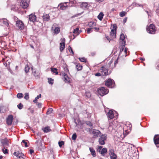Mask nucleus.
Masks as SVG:
<instances>
[{
  "instance_id": "1",
  "label": "nucleus",
  "mask_w": 159,
  "mask_h": 159,
  "mask_svg": "<svg viewBox=\"0 0 159 159\" xmlns=\"http://www.w3.org/2000/svg\"><path fill=\"white\" fill-rule=\"evenodd\" d=\"M146 30L148 33L152 34H154L156 31L155 26L153 24H150L147 28Z\"/></svg>"
},
{
  "instance_id": "2",
  "label": "nucleus",
  "mask_w": 159,
  "mask_h": 159,
  "mask_svg": "<svg viewBox=\"0 0 159 159\" xmlns=\"http://www.w3.org/2000/svg\"><path fill=\"white\" fill-rule=\"evenodd\" d=\"M108 92V89L103 87H101L99 88L98 90V93L101 96H103L107 94Z\"/></svg>"
},
{
  "instance_id": "3",
  "label": "nucleus",
  "mask_w": 159,
  "mask_h": 159,
  "mask_svg": "<svg viewBox=\"0 0 159 159\" xmlns=\"http://www.w3.org/2000/svg\"><path fill=\"white\" fill-rule=\"evenodd\" d=\"M111 28L112 29L110 32V36L112 39H114L116 37L117 26L116 25L113 24Z\"/></svg>"
},
{
  "instance_id": "4",
  "label": "nucleus",
  "mask_w": 159,
  "mask_h": 159,
  "mask_svg": "<svg viewBox=\"0 0 159 159\" xmlns=\"http://www.w3.org/2000/svg\"><path fill=\"white\" fill-rule=\"evenodd\" d=\"M105 84L109 88H113L114 87L115 83L113 80L109 79L106 80Z\"/></svg>"
},
{
  "instance_id": "5",
  "label": "nucleus",
  "mask_w": 159,
  "mask_h": 159,
  "mask_svg": "<svg viewBox=\"0 0 159 159\" xmlns=\"http://www.w3.org/2000/svg\"><path fill=\"white\" fill-rule=\"evenodd\" d=\"M108 152L111 159H117V155L115 153L114 150L113 148H110Z\"/></svg>"
},
{
  "instance_id": "6",
  "label": "nucleus",
  "mask_w": 159,
  "mask_h": 159,
  "mask_svg": "<svg viewBox=\"0 0 159 159\" xmlns=\"http://www.w3.org/2000/svg\"><path fill=\"white\" fill-rule=\"evenodd\" d=\"M107 139V135L106 134H102L101 135L99 139L98 142L101 145H104L105 144V141Z\"/></svg>"
},
{
  "instance_id": "7",
  "label": "nucleus",
  "mask_w": 159,
  "mask_h": 159,
  "mask_svg": "<svg viewBox=\"0 0 159 159\" xmlns=\"http://www.w3.org/2000/svg\"><path fill=\"white\" fill-rule=\"evenodd\" d=\"M16 26L19 29L22 30L24 28V25L23 23L20 20H18L16 21Z\"/></svg>"
},
{
  "instance_id": "8",
  "label": "nucleus",
  "mask_w": 159,
  "mask_h": 159,
  "mask_svg": "<svg viewBox=\"0 0 159 159\" xmlns=\"http://www.w3.org/2000/svg\"><path fill=\"white\" fill-rule=\"evenodd\" d=\"M9 140L7 138H5L3 139H2L1 140V143L2 145L4 147H6V148H7L6 146H9Z\"/></svg>"
},
{
  "instance_id": "9",
  "label": "nucleus",
  "mask_w": 159,
  "mask_h": 159,
  "mask_svg": "<svg viewBox=\"0 0 159 159\" xmlns=\"http://www.w3.org/2000/svg\"><path fill=\"white\" fill-rule=\"evenodd\" d=\"M57 25L56 23H54L52 27V29L54 30V33L56 34H58L60 31V28L59 27H56Z\"/></svg>"
},
{
  "instance_id": "10",
  "label": "nucleus",
  "mask_w": 159,
  "mask_h": 159,
  "mask_svg": "<svg viewBox=\"0 0 159 159\" xmlns=\"http://www.w3.org/2000/svg\"><path fill=\"white\" fill-rule=\"evenodd\" d=\"M20 5L22 8L25 9L28 7L29 4L26 0H21Z\"/></svg>"
},
{
  "instance_id": "11",
  "label": "nucleus",
  "mask_w": 159,
  "mask_h": 159,
  "mask_svg": "<svg viewBox=\"0 0 159 159\" xmlns=\"http://www.w3.org/2000/svg\"><path fill=\"white\" fill-rule=\"evenodd\" d=\"M120 44H123V46H125V37L123 34H121L120 35Z\"/></svg>"
},
{
  "instance_id": "12",
  "label": "nucleus",
  "mask_w": 159,
  "mask_h": 159,
  "mask_svg": "<svg viewBox=\"0 0 159 159\" xmlns=\"http://www.w3.org/2000/svg\"><path fill=\"white\" fill-rule=\"evenodd\" d=\"M13 120V117L12 115H9L6 120L7 123L8 125H11Z\"/></svg>"
},
{
  "instance_id": "13",
  "label": "nucleus",
  "mask_w": 159,
  "mask_h": 159,
  "mask_svg": "<svg viewBox=\"0 0 159 159\" xmlns=\"http://www.w3.org/2000/svg\"><path fill=\"white\" fill-rule=\"evenodd\" d=\"M108 68L106 67V66H102L101 68L100 71H104V72L103 74H102V76H106L108 75Z\"/></svg>"
},
{
  "instance_id": "14",
  "label": "nucleus",
  "mask_w": 159,
  "mask_h": 159,
  "mask_svg": "<svg viewBox=\"0 0 159 159\" xmlns=\"http://www.w3.org/2000/svg\"><path fill=\"white\" fill-rule=\"evenodd\" d=\"M115 111H113L112 110H109L108 112L107 113V115L108 118L110 119H112L114 118V112Z\"/></svg>"
},
{
  "instance_id": "15",
  "label": "nucleus",
  "mask_w": 159,
  "mask_h": 159,
  "mask_svg": "<svg viewBox=\"0 0 159 159\" xmlns=\"http://www.w3.org/2000/svg\"><path fill=\"white\" fill-rule=\"evenodd\" d=\"M29 17V20L30 21L34 22L36 21V17L35 15L32 14L30 15Z\"/></svg>"
},
{
  "instance_id": "16",
  "label": "nucleus",
  "mask_w": 159,
  "mask_h": 159,
  "mask_svg": "<svg viewBox=\"0 0 159 159\" xmlns=\"http://www.w3.org/2000/svg\"><path fill=\"white\" fill-rule=\"evenodd\" d=\"M65 39L64 38L62 40V42L60 43V49L61 51H62L64 48L65 46Z\"/></svg>"
},
{
  "instance_id": "17",
  "label": "nucleus",
  "mask_w": 159,
  "mask_h": 159,
  "mask_svg": "<svg viewBox=\"0 0 159 159\" xmlns=\"http://www.w3.org/2000/svg\"><path fill=\"white\" fill-rule=\"evenodd\" d=\"M79 3L80 4V7L83 9H86L88 7V4L87 2H83L81 3L79 2Z\"/></svg>"
},
{
  "instance_id": "18",
  "label": "nucleus",
  "mask_w": 159,
  "mask_h": 159,
  "mask_svg": "<svg viewBox=\"0 0 159 159\" xmlns=\"http://www.w3.org/2000/svg\"><path fill=\"white\" fill-rule=\"evenodd\" d=\"M32 73L34 76L37 79L39 77L40 73L35 70H33Z\"/></svg>"
},
{
  "instance_id": "19",
  "label": "nucleus",
  "mask_w": 159,
  "mask_h": 159,
  "mask_svg": "<svg viewBox=\"0 0 159 159\" xmlns=\"http://www.w3.org/2000/svg\"><path fill=\"white\" fill-rule=\"evenodd\" d=\"M81 32V31L79 30L78 28H76L75 29H74L73 31V36L75 38L80 34Z\"/></svg>"
},
{
  "instance_id": "20",
  "label": "nucleus",
  "mask_w": 159,
  "mask_h": 159,
  "mask_svg": "<svg viewBox=\"0 0 159 159\" xmlns=\"http://www.w3.org/2000/svg\"><path fill=\"white\" fill-rule=\"evenodd\" d=\"M154 141L155 145L159 144V135H156L154 136Z\"/></svg>"
},
{
  "instance_id": "21",
  "label": "nucleus",
  "mask_w": 159,
  "mask_h": 159,
  "mask_svg": "<svg viewBox=\"0 0 159 159\" xmlns=\"http://www.w3.org/2000/svg\"><path fill=\"white\" fill-rule=\"evenodd\" d=\"M93 136L95 137H98L101 133L98 130L93 129L92 132Z\"/></svg>"
},
{
  "instance_id": "22",
  "label": "nucleus",
  "mask_w": 159,
  "mask_h": 159,
  "mask_svg": "<svg viewBox=\"0 0 159 159\" xmlns=\"http://www.w3.org/2000/svg\"><path fill=\"white\" fill-rule=\"evenodd\" d=\"M43 18L44 21H48L50 20V17L48 14H44L43 16Z\"/></svg>"
},
{
  "instance_id": "23",
  "label": "nucleus",
  "mask_w": 159,
  "mask_h": 159,
  "mask_svg": "<svg viewBox=\"0 0 159 159\" xmlns=\"http://www.w3.org/2000/svg\"><path fill=\"white\" fill-rule=\"evenodd\" d=\"M89 149L91 154L93 157H95L96 156V153L95 150L93 148H89Z\"/></svg>"
},
{
  "instance_id": "24",
  "label": "nucleus",
  "mask_w": 159,
  "mask_h": 159,
  "mask_svg": "<svg viewBox=\"0 0 159 159\" xmlns=\"http://www.w3.org/2000/svg\"><path fill=\"white\" fill-rule=\"evenodd\" d=\"M58 7L61 9L65 10L66 9L67 7L66 3L61 4L58 5Z\"/></svg>"
},
{
  "instance_id": "25",
  "label": "nucleus",
  "mask_w": 159,
  "mask_h": 159,
  "mask_svg": "<svg viewBox=\"0 0 159 159\" xmlns=\"http://www.w3.org/2000/svg\"><path fill=\"white\" fill-rule=\"evenodd\" d=\"M113 61L112 60H111L108 63V65L109 67L111 69H112L116 65V64L117 63V60H116L114 62V66H111V64L112 63Z\"/></svg>"
},
{
  "instance_id": "26",
  "label": "nucleus",
  "mask_w": 159,
  "mask_h": 159,
  "mask_svg": "<svg viewBox=\"0 0 159 159\" xmlns=\"http://www.w3.org/2000/svg\"><path fill=\"white\" fill-rule=\"evenodd\" d=\"M2 20H3L2 22L3 24L6 26H8L9 25L8 20L5 18H2Z\"/></svg>"
},
{
  "instance_id": "27",
  "label": "nucleus",
  "mask_w": 159,
  "mask_h": 159,
  "mask_svg": "<svg viewBox=\"0 0 159 159\" xmlns=\"http://www.w3.org/2000/svg\"><path fill=\"white\" fill-rule=\"evenodd\" d=\"M107 152V149L106 148H103L100 152L102 155H104L106 154Z\"/></svg>"
},
{
  "instance_id": "28",
  "label": "nucleus",
  "mask_w": 159,
  "mask_h": 159,
  "mask_svg": "<svg viewBox=\"0 0 159 159\" xmlns=\"http://www.w3.org/2000/svg\"><path fill=\"white\" fill-rule=\"evenodd\" d=\"M43 130L45 133H48L51 131L49 126H47L44 128L43 129Z\"/></svg>"
},
{
  "instance_id": "29",
  "label": "nucleus",
  "mask_w": 159,
  "mask_h": 159,
  "mask_svg": "<svg viewBox=\"0 0 159 159\" xmlns=\"http://www.w3.org/2000/svg\"><path fill=\"white\" fill-rule=\"evenodd\" d=\"M64 80L66 82H69L70 81V78L66 74H64Z\"/></svg>"
},
{
  "instance_id": "30",
  "label": "nucleus",
  "mask_w": 159,
  "mask_h": 159,
  "mask_svg": "<svg viewBox=\"0 0 159 159\" xmlns=\"http://www.w3.org/2000/svg\"><path fill=\"white\" fill-rule=\"evenodd\" d=\"M13 155L18 158H20L22 154L18 152H15L14 153Z\"/></svg>"
},
{
  "instance_id": "31",
  "label": "nucleus",
  "mask_w": 159,
  "mask_h": 159,
  "mask_svg": "<svg viewBox=\"0 0 159 159\" xmlns=\"http://www.w3.org/2000/svg\"><path fill=\"white\" fill-rule=\"evenodd\" d=\"M51 70L52 72L53 73H55L56 75H57L58 74V73L57 71V69L54 68H51Z\"/></svg>"
},
{
  "instance_id": "32",
  "label": "nucleus",
  "mask_w": 159,
  "mask_h": 159,
  "mask_svg": "<svg viewBox=\"0 0 159 159\" xmlns=\"http://www.w3.org/2000/svg\"><path fill=\"white\" fill-rule=\"evenodd\" d=\"M103 16V14L102 12H101L98 16V18L100 20H102V19Z\"/></svg>"
},
{
  "instance_id": "33",
  "label": "nucleus",
  "mask_w": 159,
  "mask_h": 159,
  "mask_svg": "<svg viewBox=\"0 0 159 159\" xmlns=\"http://www.w3.org/2000/svg\"><path fill=\"white\" fill-rule=\"evenodd\" d=\"M96 23L94 21H91L89 23L88 25L89 27H93L96 25Z\"/></svg>"
},
{
  "instance_id": "34",
  "label": "nucleus",
  "mask_w": 159,
  "mask_h": 159,
  "mask_svg": "<svg viewBox=\"0 0 159 159\" xmlns=\"http://www.w3.org/2000/svg\"><path fill=\"white\" fill-rule=\"evenodd\" d=\"M76 67L77 70H80L82 69L83 66L82 65L79 64H77L76 66Z\"/></svg>"
},
{
  "instance_id": "35",
  "label": "nucleus",
  "mask_w": 159,
  "mask_h": 159,
  "mask_svg": "<svg viewBox=\"0 0 159 159\" xmlns=\"http://www.w3.org/2000/svg\"><path fill=\"white\" fill-rule=\"evenodd\" d=\"M41 94H40L39 95H38L35 98L34 100H33V102L34 103H37V100L39 99V98L41 97Z\"/></svg>"
},
{
  "instance_id": "36",
  "label": "nucleus",
  "mask_w": 159,
  "mask_h": 159,
  "mask_svg": "<svg viewBox=\"0 0 159 159\" xmlns=\"http://www.w3.org/2000/svg\"><path fill=\"white\" fill-rule=\"evenodd\" d=\"M5 108L4 107H0V113H3L5 111Z\"/></svg>"
},
{
  "instance_id": "37",
  "label": "nucleus",
  "mask_w": 159,
  "mask_h": 159,
  "mask_svg": "<svg viewBox=\"0 0 159 159\" xmlns=\"http://www.w3.org/2000/svg\"><path fill=\"white\" fill-rule=\"evenodd\" d=\"M27 141H28L27 140H22L21 143L22 144V143H24L25 144V147H27L29 146L28 145L27 142Z\"/></svg>"
},
{
  "instance_id": "38",
  "label": "nucleus",
  "mask_w": 159,
  "mask_h": 159,
  "mask_svg": "<svg viewBox=\"0 0 159 159\" xmlns=\"http://www.w3.org/2000/svg\"><path fill=\"white\" fill-rule=\"evenodd\" d=\"M85 124L92 128V127L93 126V124L90 121H86L85 122Z\"/></svg>"
},
{
  "instance_id": "39",
  "label": "nucleus",
  "mask_w": 159,
  "mask_h": 159,
  "mask_svg": "<svg viewBox=\"0 0 159 159\" xmlns=\"http://www.w3.org/2000/svg\"><path fill=\"white\" fill-rule=\"evenodd\" d=\"M30 68L29 66L28 65H26L25 67V71L26 73H27L29 72V70H30Z\"/></svg>"
},
{
  "instance_id": "40",
  "label": "nucleus",
  "mask_w": 159,
  "mask_h": 159,
  "mask_svg": "<svg viewBox=\"0 0 159 159\" xmlns=\"http://www.w3.org/2000/svg\"><path fill=\"white\" fill-rule=\"evenodd\" d=\"M48 82L49 84H53L54 80L53 79L51 78H48Z\"/></svg>"
},
{
  "instance_id": "41",
  "label": "nucleus",
  "mask_w": 159,
  "mask_h": 159,
  "mask_svg": "<svg viewBox=\"0 0 159 159\" xmlns=\"http://www.w3.org/2000/svg\"><path fill=\"white\" fill-rule=\"evenodd\" d=\"M53 109L52 108H49L48 109V111L47 112L46 114L47 115L50 114L52 113Z\"/></svg>"
},
{
  "instance_id": "42",
  "label": "nucleus",
  "mask_w": 159,
  "mask_h": 159,
  "mask_svg": "<svg viewBox=\"0 0 159 159\" xmlns=\"http://www.w3.org/2000/svg\"><path fill=\"white\" fill-rule=\"evenodd\" d=\"M23 97V94L22 93H18L17 95V97L19 98H20Z\"/></svg>"
},
{
  "instance_id": "43",
  "label": "nucleus",
  "mask_w": 159,
  "mask_h": 159,
  "mask_svg": "<svg viewBox=\"0 0 159 159\" xmlns=\"http://www.w3.org/2000/svg\"><path fill=\"white\" fill-rule=\"evenodd\" d=\"M76 138H77L76 134V133H74L72 135V138H71L73 140H76Z\"/></svg>"
},
{
  "instance_id": "44",
  "label": "nucleus",
  "mask_w": 159,
  "mask_h": 159,
  "mask_svg": "<svg viewBox=\"0 0 159 159\" xmlns=\"http://www.w3.org/2000/svg\"><path fill=\"white\" fill-rule=\"evenodd\" d=\"M93 29V28H89L87 30V32L88 34H89L93 31L92 30Z\"/></svg>"
},
{
  "instance_id": "45",
  "label": "nucleus",
  "mask_w": 159,
  "mask_h": 159,
  "mask_svg": "<svg viewBox=\"0 0 159 159\" xmlns=\"http://www.w3.org/2000/svg\"><path fill=\"white\" fill-rule=\"evenodd\" d=\"M6 147H4L2 149V151L4 154L7 153H8V150L7 148H5Z\"/></svg>"
},
{
  "instance_id": "46",
  "label": "nucleus",
  "mask_w": 159,
  "mask_h": 159,
  "mask_svg": "<svg viewBox=\"0 0 159 159\" xmlns=\"http://www.w3.org/2000/svg\"><path fill=\"white\" fill-rule=\"evenodd\" d=\"M79 59L82 62H86V60L84 57H79Z\"/></svg>"
},
{
  "instance_id": "47",
  "label": "nucleus",
  "mask_w": 159,
  "mask_h": 159,
  "mask_svg": "<svg viewBox=\"0 0 159 159\" xmlns=\"http://www.w3.org/2000/svg\"><path fill=\"white\" fill-rule=\"evenodd\" d=\"M18 108L19 109H21L23 107V105L21 103H20L17 106Z\"/></svg>"
},
{
  "instance_id": "48",
  "label": "nucleus",
  "mask_w": 159,
  "mask_h": 159,
  "mask_svg": "<svg viewBox=\"0 0 159 159\" xmlns=\"http://www.w3.org/2000/svg\"><path fill=\"white\" fill-rule=\"evenodd\" d=\"M126 14V12L125 11H122L120 13V16L121 17H123L125 16Z\"/></svg>"
},
{
  "instance_id": "49",
  "label": "nucleus",
  "mask_w": 159,
  "mask_h": 159,
  "mask_svg": "<svg viewBox=\"0 0 159 159\" xmlns=\"http://www.w3.org/2000/svg\"><path fill=\"white\" fill-rule=\"evenodd\" d=\"M85 94L86 96L88 98H90L91 96V94L90 92H86Z\"/></svg>"
},
{
  "instance_id": "50",
  "label": "nucleus",
  "mask_w": 159,
  "mask_h": 159,
  "mask_svg": "<svg viewBox=\"0 0 159 159\" xmlns=\"http://www.w3.org/2000/svg\"><path fill=\"white\" fill-rule=\"evenodd\" d=\"M24 98L26 100H28L29 99V95L28 93H27L25 94Z\"/></svg>"
},
{
  "instance_id": "51",
  "label": "nucleus",
  "mask_w": 159,
  "mask_h": 159,
  "mask_svg": "<svg viewBox=\"0 0 159 159\" xmlns=\"http://www.w3.org/2000/svg\"><path fill=\"white\" fill-rule=\"evenodd\" d=\"M70 3L71 4H75L76 3L75 0H70Z\"/></svg>"
},
{
  "instance_id": "52",
  "label": "nucleus",
  "mask_w": 159,
  "mask_h": 159,
  "mask_svg": "<svg viewBox=\"0 0 159 159\" xmlns=\"http://www.w3.org/2000/svg\"><path fill=\"white\" fill-rule=\"evenodd\" d=\"M39 145L38 147V148L41 150L43 148L42 144L41 143H39L38 144V145Z\"/></svg>"
},
{
  "instance_id": "53",
  "label": "nucleus",
  "mask_w": 159,
  "mask_h": 159,
  "mask_svg": "<svg viewBox=\"0 0 159 159\" xmlns=\"http://www.w3.org/2000/svg\"><path fill=\"white\" fill-rule=\"evenodd\" d=\"M68 50H69V52L70 53H72L74 55V52L73 51V50L70 47V46H69V48H68Z\"/></svg>"
},
{
  "instance_id": "54",
  "label": "nucleus",
  "mask_w": 159,
  "mask_h": 159,
  "mask_svg": "<svg viewBox=\"0 0 159 159\" xmlns=\"http://www.w3.org/2000/svg\"><path fill=\"white\" fill-rule=\"evenodd\" d=\"M121 48L120 49V54H121L123 52L125 47V46H123V44H121Z\"/></svg>"
},
{
  "instance_id": "55",
  "label": "nucleus",
  "mask_w": 159,
  "mask_h": 159,
  "mask_svg": "<svg viewBox=\"0 0 159 159\" xmlns=\"http://www.w3.org/2000/svg\"><path fill=\"white\" fill-rule=\"evenodd\" d=\"M58 144L59 147H61L63 145H64V143L63 141H60L58 142Z\"/></svg>"
},
{
  "instance_id": "56",
  "label": "nucleus",
  "mask_w": 159,
  "mask_h": 159,
  "mask_svg": "<svg viewBox=\"0 0 159 159\" xmlns=\"http://www.w3.org/2000/svg\"><path fill=\"white\" fill-rule=\"evenodd\" d=\"M102 146H99L97 149V151L99 152H100L102 150Z\"/></svg>"
},
{
  "instance_id": "57",
  "label": "nucleus",
  "mask_w": 159,
  "mask_h": 159,
  "mask_svg": "<svg viewBox=\"0 0 159 159\" xmlns=\"http://www.w3.org/2000/svg\"><path fill=\"white\" fill-rule=\"evenodd\" d=\"M36 103H37V105L40 108L41 107L42 105V104L41 103L38 102H37Z\"/></svg>"
},
{
  "instance_id": "58",
  "label": "nucleus",
  "mask_w": 159,
  "mask_h": 159,
  "mask_svg": "<svg viewBox=\"0 0 159 159\" xmlns=\"http://www.w3.org/2000/svg\"><path fill=\"white\" fill-rule=\"evenodd\" d=\"M95 75L96 76H101L102 75V74H101V73H100V72H98L95 74Z\"/></svg>"
},
{
  "instance_id": "59",
  "label": "nucleus",
  "mask_w": 159,
  "mask_h": 159,
  "mask_svg": "<svg viewBox=\"0 0 159 159\" xmlns=\"http://www.w3.org/2000/svg\"><path fill=\"white\" fill-rule=\"evenodd\" d=\"M127 50H128V49L127 48H125V50L124 51V53H125V56L127 55L126 54H127Z\"/></svg>"
},
{
  "instance_id": "60",
  "label": "nucleus",
  "mask_w": 159,
  "mask_h": 159,
  "mask_svg": "<svg viewBox=\"0 0 159 159\" xmlns=\"http://www.w3.org/2000/svg\"><path fill=\"white\" fill-rule=\"evenodd\" d=\"M34 152V150L32 149H30V153L31 154H32Z\"/></svg>"
},
{
  "instance_id": "61",
  "label": "nucleus",
  "mask_w": 159,
  "mask_h": 159,
  "mask_svg": "<svg viewBox=\"0 0 159 159\" xmlns=\"http://www.w3.org/2000/svg\"><path fill=\"white\" fill-rule=\"evenodd\" d=\"M93 28L94 29L95 31H98L99 30V28L94 27Z\"/></svg>"
},
{
  "instance_id": "62",
  "label": "nucleus",
  "mask_w": 159,
  "mask_h": 159,
  "mask_svg": "<svg viewBox=\"0 0 159 159\" xmlns=\"http://www.w3.org/2000/svg\"><path fill=\"white\" fill-rule=\"evenodd\" d=\"M135 5L136 7H143V5L141 4H139L136 3L135 4Z\"/></svg>"
},
{
  "instance_id": "63",
  "label": "nucleus",
  "mask_w": 159,
  "mask_h": 159,
  "mask_svg": "<svg viewBox=\"0 0 159 159\" xmlns=\"http://www.w3.org/2000/svg\"><path fill=\"white\" fill-rule=\"evenodd\" d=\"M127 17H126V18H125L124 19H123V22L124 24H125L126 22V21H127Z\"/></svg>"
},
{
  "instance_id": "64",
  "label": "nucleus",
  "mask_w": 159,
  "mask_h": 159,
  "mask_svg": "<svg viewBox=\"0 0 159 159\" xmlns=\"http://www.w3.org/2000/svg\"><path fill=\"white\" fill-rule=\"evenodd\" d=\"M106 39H107V40H108L109 41V42H110V40H111V39L109 37H108V36H106Z\"/></svg>"
}]
</instances>
